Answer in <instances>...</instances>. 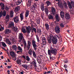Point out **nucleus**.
<instances>
[{"mask_svg": "<svg viewBox=\"0 0 74 74\" xmlns=\"http://www.w3.org/2000/svg\"><path fill=\"white\" fill-rule=\"evenodd\" d=\"M48 53L49 55H52V53L55 56L56 55L57 52L55 51V49L51 47H50V50L49 49L48 50Z\"/></svg>", "mask_w": 74, "mask_h": 74, "instance_id": "1", "label": "nucleus"}, {"mask_svg": "<svg viewBox=\"0 0 74 74\" xmlns=\"http://www.w3.org/2000/svg\"><path fill=\"white\" fill-rule=\"evenodd\" d=\"M31 43L30 41H28L27 45V43L24 44V49L26 51L29 50L31 46Z\"/></svg>", "mask_w": 74, "mask_h": 74, "instance_id": "2", "label": "nucleus"}, {"mask_svg": "<svg viewBox=\"0 0 74 74\" xmlns=\"http://www.w3.org/2000/svg\"><path fill=\"white\" fill-rule=\"evenodd\" d=\"M32 53L35 59H36V58H37V56L36 55V54L35 51H33L32 49H30L28 51L29 54L30 55H32Z\"/></svg>", "mask_w": 74, "mask_h": 74, "instance_id": "3", "label": "nucleus"}, {"mask_svg": "<svg viewBox=\"0 0 74 74\" xmlns=\"http://www.w3.org/2000/svg\"><path fill=\"white\" fill-rule=\"evenodd\" d=\"M51 38L52 39V42L53 44H56L57 43L58 41H57V39L56 38L53 36L52 34L51 35Z\"/></svg>", "mask_w": 74, "mask_h": 74, "instance_id": "4", "label": "nucleus"}, {"mask_svg": "<svg viewBox=\"0 0 74 74\" xmlns=\"http://www.w3.org/2000/svg\"><path fill=\"white\" fill-rule=\"evenodd\" d=\"M8 28H12L14 29V28H15L14 27V22H11L9 24L8 26Z\"/></svg>", "mask_w": 74, "mask_h": 74, "instance_id": "5", "label": "nucleus"}, {"mask_svg": "<svg viewBox=\"0 0 74 74\" xmlns=\"http://www.w3.org/2000/svg\"><path fill=\"white\" fill-rule=\"evenodd\" d=\"M2 16H6V12L5 10L3 11H1L0 12V18H1Z\"/></svg>", "mask_w": 74, "mask_h": 74, "instance_id": "6", "label": "nucleus"}, {"mask_svg": "<svg viewBox=\"0 0 74 74\" xmlns=\"http://www.w3.org/2000/svg\"><path fill=\"white\" fill-rule=\"evenodd\" d=\"M32 45L34 49V50H35V51L36 50V49H37V45H36V41L32 40Z\"/></svg>", "mask_w": 74, "mask_h": 74, "instance_id": "7", "label": "nucleus"}, {"mask_svg": "<svg viewBox=\"0 0 74 74\" xmlns=\"http://www.w3.org/2000/svg\"><path fill=\"white\" fill-rule=\"evenodd\" d=\"M55 30L56 33H60V28L59 26H57L55 27Z\"/></svg>", "mask_w": 74, "mask_h": 74, "instance_id": "8", "label": "nucleus"}, {"mask_svg": "<svg viewBox=\"0 0 74 74\" xmlns=\"http://www.w3.org/2000/svg\"><path fill=\"white\" fill-rule=\"evenodd\" d=\"M10 55L11 56L12 58H15L16 55L14 52L13 51H11L10 52Z\"/></svg>", "mask_w": 74, "mask_h": 74, "instance_id": "9", "label": "nucleus"}, {"mask_svg": "<svg viewBox=\"0 0 74 74\" xmlns=\"http://www.w3.org/2000/svg\"><path fill=\"white\" fill-rule=\"evenodd\" d=\"M14 20V22L15 23H18L19 21V18L18 16H16V17L13 18Z\"/></svg>", "mask_w": 74, "mask_h": 74, "instance_id": "10", "label": "nucleus"}, {"mask_svg": "<svg viewBox=\"0 0 74 74\" xmlns=\"http://www.w3.org/2000/svg\"><path fill=\"white\" fill-rule=\"evenodd\" d=\"M23 38V34L22 33H20L19 35L18 36V38L20 40H22Z\"/></svg>", "mask_w": 74, "mask_h": 74, "instance_id": "11", "label": "nucleus"}, {"mask_svg": "<svg viewBox=\"0 0 74 74\" xmlns=\"http://www.w3.org/2000/svg\"><path fill=\"white\" fill-rule=\"evenodd\" d=\"M5 34H9V33H11V31L10 29H7L5 30Z\"/></svg>", "mask_w": 74, "mask_h": 74, "instance_id": "12", "label": "nucleus"}, {"mask_svg": "<svg viewBox=\"0 0 74 74\" xmlns=\"http://www.w3.org/2000/svg\"><path fill=\"white\" fill-rule=\"evenodd\" d=\"M35 9H36V8L34 6H32L31 7V12H35Z\"/></svg>", "mask_w": 74, "mask_h": 74, "instance_id": "13", "label": "nucleus"}, {"mask_svg": "<svg viewBox=\"0 0 74 74\" xmlns=\"http://www.w3.org/2000/svg\"><path fill=\"white\" fill-rule=\"evenodd\" d=\"M47 39L48 43H49V44H51V40L52 39L51 38V35L50 36V37H48L47 38Z\"/></svg>", "mask_w": 74, "mask_h": 74, "instance_id": "14", "label": "nucleus"}, {"mask_svg": "<svg viewBox=\"0 0 74 74\" xmlns=\"http://www.w3.org/2000/svg\"><path fill=\"white\" fill-rule=\"evenodd\" d=\"M65 18L66 19H70V15H69L68 13H66L65 14Z\"/></svg>", "mask_w": 74, "mask_h": 74, "instance_id": "15", "label": "nucleus"}, {"mask_svg": "<svg viewBox=\"0 0 74 74\" xmlns=\"http://www.w3.org/2000/svg\"><path fill=\"white\" fill-rule=\"evenodd\" d=\"M55 18L57 22H59V21H60V17H59L58 15H57L55 16Z\"/></svg>", "mask_w": 74, "mask_h": 74, "instance_id": "16", "label": "nucleus"}, {"mask_svg": "<svg viewBox=\"0 0 74 74\" xmlns=\"http://www.w3.org/2000/svg\"><path fill=\"white\" fill-rule=\"evenodd\" d=\"M48 11H49V10L47 7H46L45 9V12L46 13V15H48Z\"/></svg>", "mask_w": 74, "mask_h": 74, "instance_id": "17", "label": "nucleus"}, {"mask_svg": "<svg viewBox=\"0 0 74 74\" xmlns=\"http://www.w3.org/2000/svg\"><path fill=\"white\" fill-rule=\"evenodd\" d=\"M40 8L42 11H44V6L43 3L41 4Z\"/></svg>", "mask_w": 74, "mask_h": 74, "instance_id": "18", "label": "nucleus"}, {"mask_svg": "<svg viewBox=\"0 0 74 74\" xmlns=\"http://www.w3.org/2000/svg\"><path fill=\"white\" fill-rule=\"evenodd\" d=\"M22 2V0H18L16 2V5H19V4H21Z\"/></svg>", "mask_w": 74, "mask_h": 74, "instance_id": "19", "label": "nucleus"}, {"mask_svg": "<svg viewBox=\"0 0 74 74\" xmlns=\"http://www.w3.org/2000/svg\"><path fill=\"white\" fill-rule=\"evenodd\" d=\"M60 15L61 18H64V12H61L60 13Z\"/></svg>", "mask_w": 74, "mask_h": 74, "instance_id": "20", "label": "nucleus"}, {"mask_svg": "<svg viewBox=\"0 0 74 74\" xmlns=\"http://www.w3.org/2000/svg\"><path fill=\"white\" fill-rule=\"evenodd\" d=\"M6 42L7 43L9 44V45H11V42H10V41L9 39L8 38L6 39Z\"/></svg>", "mask_w": 74, "mask_h": 74, "instance_id": "21", "label": "nucleus"}, {"mask_svg": "<svg viewBox=\"0 0 74 74\" xmlns=\"http://www.w3.org/2000/svg\"><path fill=\"white\" fill-rule=\"evenodd\" d=\"M56 11L55 8L53 7L51 8V11L53 14H55V12H56Z\"/></svg>", "mask_w": 74, "mask_h": 74, "instance_id": "22", "label": "nucleus"}, {"mask_svg": "<svg viewBox=\"0 0 74 74\" xmlns=\"http://www.w3.org/2000/svg\"><path fill=\"white\" fill-rule=\"evenodd\" d=\"M29 14V11H26L25 12V18H27Z\"/></svg>", "mask_w": 74, "mask_h": 74, "instance_id": "23", "label": "nucleus"}, {"mask_svg": "<svg viewBox=\"0 0 74 74\" xmlns=\"http://www.w3.org/2000/svg\"><path fill=\"white\" fill-rule=\"evenodd\" d=\"M20 18L21 21H22L23 19V13H21L20 15Z\"/></svg>", "mask_w": 74, "mask_h": 74, "instance_id": "24", "label": "nucleus"}, {"mask_svg": "<svg viewBox=\"0 0 74 74\" xmlns=\"http://www.w3.org/2000/svg\"><path fill=\"white\" fill-rule=\"evenodd\" d=\"M46 4L47 5V7H48L49 5H51V3L50 2H49V1H46Z\"/></svg>", "mask_w": 74, "mask_h": 74, "instance_id": "25", "label": "nucleus"}, {"mask_svg": "<svg viewBox=\"0 0 74 74\" xmlns=\"http://www.w3.org/2000/svg\"><path fill=\"white\" fill-rule=\"evenodd\" d=\"M64 5L65 8L67 9L68 7H67V3L66 2H64Z\"/></svg>", "mask_w": 74, "mask_h": 74, "instance_id": "26", "label": "nucleus"}, {"mask_svg": "<svg viewBox=\"0 0 74 74\" xmlns=\"http://www.w3.org/2000/svg\"><path fill=\"white\" fill-rule=\"evenodd\" d=\"M12 49H13L14 50H16V49H17V46L15 45H12Z\"/></svg>", "mask_w": 74, "mask_h": 74, "instance_id": "27", "label": "nucleus"}, {"mask_svg": "<svg viewBox=\"0 0 74 74\" xmlns=\"http://www.w3.org/2000/svg\"><path fill=\"white\" fill-rule=\"evenodd\" d=\"M45 26L46 27V29L47 30H49V25L47 23L45 24Z\"/></svg>", "mask_w": 74, "mask_h": 74, "instance_id": "28", "label": "nucleus"}, {"mask_svg": "<svg viewBox=\"0 0 74 74\" xmlns=\"http://www.w3.org/2000/svg\"><path fill=\"white\" fill-rule=\"evenodd\" d=\"M10 15L11 18L14 16V12L13 11H11Z\"/></svg>", "mask_w": 74, "mask_h": 74, "instance_id": "29", "label": "nucleus"}, {"mask_svg": "<svg viewBox=\"0 0 74 74\" xmlns=\"http://www.w3.org/2000/svg\"><path fill=\"white\" fill-rule=\"evenodd\" d=\"M32 64H33V65L34 67H37V66H36V63L34 61H33L32 62Z\"/></svg>", "mask_w": 74, "mask_h": 74, "instance_id": "30", "label": "nucleus"}, {"mask_svg": "<svg viewBox=\"0 0 74 74\" xmlns=\"http://www.w3.org/2000/svg\"><path fill=\"white\" fill-rule=\"evenodd\" d=\"M48 17L49 19H53V17L51 14H49Z\"/></svg>", "mask_w": 74, "mask_h": 74, "instance_id": "31", "label": "nucleus"}, {"mask_svg": "<svg viewBox=\"0 0 74 74\" xmlns=\"http://www.w3.org/2000/svg\"><path fill=\"white\" fill-rule=\"evenodd\" d=\"M26 29L27 30V31L28 33H30V32H31V29H29V27H26Z\"/></svg>", "mask_w": 74, "mask_h": 74, "instance_id": "32", "label": "nucleus"}, {"mask_svg": "<svg viewBox=\"0 0 74 74\" xmlns=\"http://www.w3.org/2000/svg\"><path fill=\"white\" fill-rule=\"evenodd\" d=\"M5 18L8 20V21L10 20V16L8 14L5 17Z\"/></svg>", "mask_w": 74, "mask_h": 74, "instance_id": "33", "label": "nucleus"}, {"mask_svg": "<svg viewBox=\"0 0 74 74\" xmlns=\"http://www.w3.org/2000/svg\"><path fill=\"white\" fill-rule=\"evenodd\" d=\"M46 39H45V37H43L42 38V42H45V45L46 44Z\"/></svg>", "mask_w": 74, "mask_h": 74, "instance_id": "34", "label": "nucleus"}, {"mask_svg": "<svg viewBox=\"0 0 74 74\" xmlns=\"http://www.w3.org/2000/svg\"><path fill=\"white\" fill-rule=\"evenodd\" d=\"M37 33H39V34H41V29H37Z\"/></svg>", "mask_w": 74, "mask_h": 74, "instance_id": "35", "label": "nucleus"}, {"mask_svg": "<svg viewBox=\"0 0 74 74\" xmlns=\"http://www.w3.org/2000/svg\"><path fill=\"white\" fill-rule=\"evenodd\" d=\"M22 32L23 33H26V29L25 28H22Z\"/></svg>", "mask_w": 74, "mask_h": 74, "instance_id": "36", "label": "nucleus"}, {"mask_svg": "<svg viewBox=\"0 0 74 74\" xmlns=\"http://www.w3.org/2000/svg\"><path fill=\"white\" fill-rule=\"evenodd\" d=\"M32 0H28V3L29 4V6H30L31 5V4H32Z\"/></svg>", "mask_w": 74, "mask_h": 74, "instance_id": "37", "label": "nucleus"}, {"mask_svg": "<svg viewBox=\"0 0 74 74\" xmlns=\"http://www.w3.org/2000/svg\"><path fill=\"white\" fill-rule=\"evenodd\" d=\"M1 9L3 10H4L5 8V5H4V4H3V5H1Z\"/></svg>", "mask_w": 74, "mask_h": 74, "instance_id": "38", "label": "nucleus"}, {"mask_svg": "<svg viewBox=\"0 0 74 74\" xmlns=\"http://www.w3.org/2000/svg\"><path fill=\"white\" fill-rule=\"evenodd\" d=\"M37 60L39 64H40L41 63V58H40L39 60H38V58H37Z\"/></svg>", "mask_w": 74, "mask_h": 74, "instance_id": "39", "label": "nucleus"}, {"mask_svg": "<svg viewBox=\"0 0 74 74\" xmlns=\"http://www.w3.org/2000/svg\"><path fill=\"white\" fill-rule=\"evenodd\" d=\"M2 45L4 47H7V45H6L5 43L3 42H2Z\"/></svg>", "mask_w": 74, "mask_h": 74, "instance_id": "40", "label": "nucleus"}, {"mask_svg": "<svg viewBox=\"0 0 74 74\" xmlns=\"http://www.w3.org/2000/svg\"><path fill=\"white\" fill-rule=\"evenodd\" d=\"M26 60L28 62H29L30 61V58H29V57L28 56H26Z\"/></svg>", "mask_w": 74, "mask_h": 74, "instance_id": "41", "label": "nucleus"}, {"mask_svg": "<svg viewBox=\"0 0 74 74\" xmlns=\"http://www.w3.org/2000/svg\"><path fill=\"white\" fill-rule=\"evenodd\" d=\"M32 29V30L34 31L35 33H37V29H36V28H35V27H34Z\"/></svg>", "mask_w": 74, "mask_h": 74, "instance_id": "42", "label": "nucleus"}, {"mask_svg": "<svg viewBox=\"0 0 74 74\" xmlns=\"http://www.w3.org/2000/svg\"><path fill=\"white\" fill-rule=\"evenodd\" d=\"M16 61L17 64H19L21 62V61L20 60H17Z\"/></svg>", "mask_w": 74, "mask_h": 74, "instance_id": "43", "label": "nucleus"}, {"mask_svg": "<svg viewBox=\"0 0 74 74\" xmlns=\"http://www.w3.org/2000/svg\"><path fill=\"white\" fill-rule=\"evenodd\" d=\"M17 49L18 50H19V51H22V49L20 46H18Z\"/></svg>", "mask_w": 74, "mask_h": 74, "instance_id": "44", "label": "nucleus"}, {"mask_svg": "<svg viewBox=\"0 0 74 74\" xmlns=\"http://www.w3.org/2000/svg\"><path fill=\"white\" fill-rule=\"evenodd\" d=\"M40 19H37V21H36V23L37 24H38L39 23H40Z\"/></svg>", "mask_w": 74, "mask_h": 74, "instance_id": "45", "label": "nucleus"}, {"mask_svg": "<svg viewBox=\"0 0 74 74\" xmlns=\"http://www.w3.org/2000/svg\"><path fill=\"white\" fill-rule=\"evenodd\" d=\"M36 38L37 40V41L38 42H39V41H40V40H39V38H38V36H36Z\"/></svg>", "mask_w": 74, "mask_h": 74, "instance_id": "46", "label": "nucleus"}, {"mask_svg": "<svg viewBox=\"0 0 74 74\" xmlns=\"http://www.w3.org/2000/svg\"><path fill=\"white\" fill-rule=\"evenodd\" d=\"M15 11H16V12H18V11H19V8H18V7H16L15 8Z\"/></svg>", "mask_w": 74, "mask_h": 74, "instance_id": "47", "label": "nucleus"}, {"mask_svg": "<svg viewBox=\"0 0 74 74\" xmlns=\"http://www.w3.org/2000/svg\"><path fill=\"white\" fill-rule=\"evenodd\" d=\"M60 26L61 27H64V25L63 24V23H61L60 24Z\"/></svg>", "mask_w": 74, "mask_h": 74, "instance_id": "48", "label": "nucleus"}, {"mask_svg": "<svg viewBox=\"0 0 74 74\" xmlns=\"http://www.w3.org/2000/svg\"><path fill=\"white\" fill-rule=\"evenodd\" d=\"M22 51H17V53L18 54H19V53H22Z\"/></svg>", "mask_w": 74, "mask_h": 74, "instance_id": "49", "label": "nucleus"}, {"mask_svg": "<svg viewBox=\"0 0 74 74\" xmlns=\"http://www.w3.org/2000/svg\"><path fill=\"white\" fill-rule=\"evenodd\" d=\"M69 7V8L70 9H71V8H73V6L71 5H68Z\"/></svg>", "mask_w": 74, "mask_h": 74, "instance_id": "50", "label": "nucleus"}, {"mask_svg": "<svg viewBox=\"0 0 74 74\" xmlns=\"http://www.w3.org/2000/svg\"><path fill=\"white\" fill-rule=\"evenodd\" d=\"M28 67V66L27 64H25L24 65V68L25 69H27V68Z\"/></svg>", "mask_w": 74, "mask_h": 74, "instance_id": "51", "label": "nucleus"}, {"mask_svg": "<svg viewBox=\"0 0 74 74\" xmlns=\"http://www.w3.org/2000/svg\"><path fill=\"white\" fill-rule=\"evenodd\" d=\"M68 61L67 60V59H65V61H64V63H68Z\"/></svg>", "mask_w": 74, "mask_h": 74, "instance_id": "52", "label": "nucleus"}, {"mask_svg": "<svg viewBox=\"0 0 74 74\" xmlns=\"http://www.w3.org/2000/svg\"><path fill=\"white\" fill-rule=\"evenodd\" d=\"M58 6L60 7H61L62 6V3H60V4H58Z\"/></svg>", "mask_w": 74, "mask_h": 74, "instance_id": "53", "label": "nucleus"}, {"mask_svg": "<svg viewBox=\"0 0 74 74\" xmlns=\"http://www.w3.org/2000/svg\"><path fill=\"white\" fill-rule=\"evenodd\" d=\"M32 6H33V7H36L37 6V5H36V3H34V5H32Z\"/></svg>", "mask_w": 74, "mask_h": 74, "instance_id": "54", "label": "nucleus"}, {"mask_svg": "<svg viewBox=\"0 0 74 74\" xmlns=\"http://www.w3.org/2000/svg\"><path fill=\"white\" fill-rule=\"evenodd\" d=\"M67 3L68 5V6L71 5V4H70V2L69 1H68Z\"/></svg>", "mask_w": 74, "mask_h": 74, "instance_id": "55", "label": "nucleus"}, {"mask_svg": "<svg viewBox=\"0 0 74 74\" xmlns=\"http://www.w3.org/2000/svg\"><path fill=\"white\" fill-rule=\"evenodd\" d=\"M64 67L65 68H67V67H68V66H67V65L65 64V65H64Z\"/></svg>", "mask_w": 74, "mask_h": 74, "instance_id": "56", "label": "nucleus"}, {"mask_svg": "<svg viewBox=\"0 0 74 74\" xmlns=\"http://www.w3.org/2000/svg\"><path fill=\"white\" fill-rule=\"evenodd\" d=\"M5 9L6 10L8 11L9 10V8H8L7 6H6L5 7Z\"/></svg>", "mask_w": 74, "mask_h": 74, "instance_id": "57", "label": "nucleus"}, {"mask_svg": "<svg viewBox=\"0 0 74 74\" xmlns=\"http://www.w3.org/2000/svg\"><path fill=\"white\" fill-rule=\"evenodd\" d=\"M14 29L15 31H17V30H18V28H14V29Z\"/></svg>", "mask_w": 74, "mask_h": 74, "instance_id": "58", "label": "nucleus"}, {"mask_svg": "<svg viewBox=\"0 0 74 74\" xmlns=\"http://www.w3.org/2000/svg\"><path fill=\"white\" fill-rule=\"evenodd\" d=\"M50 55V56H49V58H50V59H52V57H51V56H52V55Z\"/></svg>", "mask_w": 74, "mask_h": 74, "instance_id": "59", "label": "nucleus"}, {"mask_svg": "<svg viewBox=\"0 0 74 74\" xmlns=\"http://www.w3.org/2000/svg\"><path fill=\"white\" fill-rule=\"evenodd\" d=\"M3 4H4L2 3H0V6H1V5H3Z\"/></svg>", "mask_w": 74, "mask_h": 74, "instance_id": "60", "label": "nucleus"}, {"mask_svg": "<svg viewBox=\"0 0 74 74\" xmlns=\"http://www.w3.org/2000/svg\"><path fill=\"white\" fill-rule=\"evenodd\" d=\"M56 49H59V47H58L57 46H55Z\"/></svg>", "mask_w": 74, "mask_h": 74, "instance_id": "61", "label": "nucleus"}, {"mask_svg": "<svg viewBox=\"0 0 74 74\" xmlns=\"http://www.w3.org/2000/svg\"><path fill=\"white\" fill-rule=\"evenodd\" d=\"M22 58H23V59H26V58H25V56H23Z\"/></svg>", "mask_w": 74, "mask_h": 74, "instance_id": "62", "label": "nucleus"}, {"mask_svg": "<svg viewBox=\"0 0 74 74\" xmlns=\"http://www.w3.org/2000/svg\"><path fill=\"white\" fill-rule=\"evenodd\" d=\"M10 71L9 70H8L7 71V73H10Z\"/></svg>", "mask_w": 74, "mask_h": 74, "instance_id": "63", "label": "nucleus"}, {"mask_svg": "<svg viewBox=\"0 0 74 74\" xmlns=\"http://www.w3.org/2000/svg\"><path fill=\"white\" fill-rule=\"evenodd\" d=\"M58 49H56V48L54 49V51H56V52H57V51H58Z\"/></svg>", "mask_w": 74, "mask_h": 74, "instance_id": "64", "label": "nucleus"}]
</instances>
